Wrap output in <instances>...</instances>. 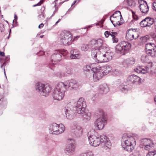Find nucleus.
Listing matches in <instances>:
<instances>
[{
  "label": "nucleus",
  "mask_w": 156,
  "mask_h": 156,
  "mask_svg": "<svg viewBox=\"0 0 156 156\" xmlns=\"http://www.w3.org/2000/svg\"><path fill=\"white\" fill-rule=\"evenodd\" d=\"M90 144L93 146L97 147L100 145L105 150L109 149L111 144L107 137L104 135H100L94 130L89 132L87 134Z\"/></svg>",
  "instance_id": "nucleus-1"
},
{
  "label": "nucleus",
  "mask_w": 156,
  "mask_h": 156,
  "mask_svg": "<svg viewBox=\"0 0 156 156\" xmlns=\"http://www.w3.org/2000/svg\"><path fill=\"white\" fill-rule=\"evenodd\" d=\"M108 49H100L101 51L94 48L92 50L91 56L95 61L98 63L107 62L112 59L113 54L111 51H107Z\"/></svg>",
  "instance_id": "nucleus-2"
},
{
  "label": "nucleus",
  "mask_w": 156,
  "mask_h": 156,
  "mask_svg": "<svg viewBox=\"0 0 156 156\" xmlns=\"http://www.w3.org/2000/svg\"><path fill=\"white\" fill-rule=\"evenodd\" d=\"M121 144L125 150L131 152L136 145V141L133 136L124 134L122 137Z\"/></svg>",
  "instance_id": "nucleus-3"
},
{
  "label": "nucleus",
  "mask_w": 156,
  "mask_h": 156,
  "mask_svg": "<svg viewBox=\"0 0 156 156\" xmlns=\"http://www.w3.org/2000/svg\"><path fill=\"white\" fill-rule=\"evenodd\" d=\"M60 82L57 83L52 93V97L54 100L60 101L63 99L66 90Z\"/></svg>",
  "instance_id": "nucleus-4"
},
{
  "label": "nucleus",
  "mask_w": 156,
  "mask_h": 156,
  "mask_svg": "<svg viewBox=\"0 0 156 156\" xmlns=\"http://www.w3.org/2000/svg\"><path fill=\"white\" fill-rule=\"evenodd\" d=\"M35 88L37 91L45 96H48L51 90V87L49 84H44L40 82L36 83Z\"/></svg>",
  "instance_id": "nucleus-5"
},
{
  "label": "nucleus",
  "mask_w": 156,
  "mask_h": 156,
  "mask_svg": "<svg viewBox=\"0 0 156 156\" xmlns=\"http://www.w3.org/2000/svg\"><path fill=\"white\" fill-rule=\"evenodd\" d=\"M131 46V44L128 42L122 41L116 46V51L121 55H125L128 52Z\"/></svg>",
  "instance_id": "nucleus-6"
},
{
  "label": "nucleus",
  "mask_w": 156,
  "mask_h": 156,
  "mask_svg": "<svg viewBox=\"0 0 156 156\" xmlns=\"http://www.w3.org/2000/svg\"><path fill=\"white\" fill-rule=\"evenodd\" d=\"M65 129L64 126L62 124L59 125L55 123L51 124L49 127V130L51 134H58L62 133Z\"/></svg>",
  "instance_id": "nucleus-7"
},
{
  "label": "nucleus",
  "mask_w": 156,
  "mask_h": 156,
  "mask_svg": "<svg viewBox=\"0 0 156 156\" xmlns=\"http://www.w3.org/2000/svg\"><path fill=\"white\" fill-rule=\"evenodd\" d=\"M73 37L69 31H65L62 32L60 35V42L62 44L70 45L71 44Z\"/></svg>",
  "instance_id": "nucleus-8"
},
{
  "label": "nucleus",
  "mask_w": 156,
  "mask_h": 156,
  "mask_svg": "<svg viewBox=\"0 0 156 156\" xmlns=\"http://www.w3.org/2000/svg\"><path fill=\"white\" fill-rule=\"evenodd\" d=\"M122 17L121 12L120 11L115 12L111 16L110 20L114 26L117 27L122 24V22H120Z\"/></svg>",
  "instance_id": "nucleus-9"
},
{
  "label": "nucleus",
  "mask_w": 156,
  "mask_h": 156,
  "mask_svg": "<svg viewBox=\"0 0 156 156\" xmlns=\"http://www.w3.org/2000/svg\"><path fill=\"white\" fill-rule=\"evenodd\" d=\"M63 84V87L66 90L69 89H77L79 85L76 80L72 79L66 81L65 82H60Z\"/></svg>",
  "instance_id": "nucleus-10"
},
{
  "label": "nucleus",
  "mask_w": 156,
  "mask_h": 156,
  "mask_svg": "<svg viewBox=\"0 0 156 156\" xmlns=\"http://www.w3.org/2000/svg\"><path fill=\"white\" fill-rule=\"evenodd\" d=\"M90 44L94 46L92 50L94 48L95 49L99 50L101 51L100 49L105 50L106 49H108L107 46L105 44L103 43V40L101 39H99L98 40H92L90 42Z\"/></svg>",
  "instance_id": "nucleus-11"
},
{
  "label": "nucleus",
  "mask_w": 156,
  "mask_h": 156,
  "mask_svg": "<svg viewBox=\"0 0 156 156\" xmlns=\"http://www.w3.org/2000/svg\"><path fill=\"white\" fill-rule=\"evenodd\" d=\"M65 113L66 117L69 119H73L75 116L74 108L70 104H68L65 107Z\"/></svg>",
  "instance_id": "nucleus-12"
},
{
  "label": "nucleus",
  "mask_w": 156,
  "mask_h": 156,
  "mask_svg": "<svg viewBox=\"0 0 156 156\" xmlns=\"http://www.w3.org/2000/svg\"><path fill=\"white\" fill-rule=\"evenodd\" d=\"M140 146L146 150H151L154 149V144L151 140L147 138L142 139Z\"/></svg>",
  "instance_id": "nucleus-13"
},
{
  "label": "nucleus",
  "mask_w": 156,
  "mask_h": 156,
  "mask_svg": "<svg viewBox=\"0 0 156 156\" xmlns=\"http://www.w3.org/2000/svg\"><path fill=\"white\" fill-rule=\"evenodd\" d=\"M152 66V63L149 62L148 65L146 66L143 67V66H137L135 70L138 73H142L143 74L147 73H151L152 72L151 68Z\"/></svg>",
  "instance_id": "nucleus-14"
},
{
  "label": "nucleus",
  "mask_w": 156,
  "mask_h": 156,
  "mask_svg": "<svg viewBox=\"0 0 156 156\" xmlns=\"http://www.w3.org/2000/svg\"><path fill=\"white\" fill-rule=\"evenodd\" d=\"M97 69H95V70L93 72V78L94 81L97 82L101 79L103 76L104 74L102 71L100 69V66L98 65Z\"/></svg>",
  "instance_id": "nucleus-15"
},
{
  "label": "nucleus",
  "mask_w": 156,
  "mask_h": 156,
  "mask_svg": "<svg viewBox=\"0 0 156 156\" xmlns=\"http://www.w3.org/2000/svg\"><path fill=\"white\" fill-rule=\"evenodd\" d=\"M107 119L105 117L101 116L96 119L95 122V125L98 129H101L106 123Z\"/></svg>",
  "instance_id": "nucleus-16"
},
{
  "label": "nucleus",
  "mask_w": 156,
  "mask_h": 156,
  "mask_svg": "<svg viewBox=\"0 0 156 156\" xmlns=\"http://www.w3.org/2000/svg\"><path fill=\"white\" fill-rule=\"evenodd\" d=\"M69 140L71 141L72 140V142L66 147L65 150V152L68 155H73L74 153L75 147L74 145L75 141L72 139H69Z\"/></svg>",
  "instance_id": "nucleus-17"
},
{
  "label": "nucleus",
  "mask_w": 156,
  "mask_h": 156,
  "mask_svg": "<svg viewBox=\"0 0 156 156\" xmlns=\"http://www.w3.org/2000/svg\"><path fill=\"white\" fill-rule=\"evenodd\" d=\"M61 54H63V53H61L59 51H56L51 55V61L53 64H55L61 60L62 57Z\"/></svg>",
  "instance_id": "nucleus-18"
},
{
  "label": "nucleus",
  "mask_w": 156,
  "mask_h": 156,
  "mask_svg": "<svg viewBox=\"0 0 156 156\" xmlns=\"http://www.w3.org/2000/svg\"><path fill=\"white\" fill-rule=\"evenodd\" d=\"M138 2L140 4L139 7L141 12L143 13H147L149 11V7L147 2L143 0H139Z\"/></svg>",
  "instance_id": "nucleus-19"
},
{
  "label": "nucleus",
  "mask_w": 156,
  "mask_h": 156,
  "mask_svg": "<svg viewBox=\"0 0 156 156\" xmlns=\"http://www.w3.org/2000/svg\"><path fill=\"white\" fill-rule=\"evenodd\" d=\"M141 78L138 76L132 75L128 77L127 81L129 84H137L141 83Z\"/></svg>",
  "instance_id": "nucleus-20"
},
{
  "label": "nucleus",
  "mask_w": 156,
  "mask_h": 156,
  "mask_svg": "<svg viewBox=\"0 0 156 156\" xmlns=\"http://www.w3.org/2000/svg\"><path fill=\"white\" fill-rule=\"evenodd\" d=\"M104 34L106 38H108L110 35L112 37L113 43H116L118 41V39L116 37L118 35V33L117 32L113 31H106L105 32Z\"/></svg>",
  "instance_id": "nucleus-21"
},
{
  "label": "nucleus",
  "mask_w": 156,
  "mask_h": 156,
  "mask_svg": "<svg viewBox=\"0 0 156 156\" xmlns=\"http://www.w3.org/2000/svg\"><path fill=\"white\" fill-rule=\"evenodd\" d=\"M71 132L74 137H79L82 135L83 130L81 126H78L72 129Z\"/></svg>",
  "instance_id": "nucleus-22"
},
{
  "label": "nucleus",
  "mask_w": 156,
  "mask_h": 156,
  "mask_svg": "<svg viewBox=\"0 0 156 156\" xmlns=\"http://www.w3.org/2000/svg\"><path fill=\"white\" fill-rule=\"evenodd\" d=\"M135 29H129L126 32V39L129 40L131 41L133 39H136L138 37V36L134 37L136 33L134 31Z\"/></svg>",
  "instance_id": "nucleus-23"
},
{
  "label": "nucleus",
  "mask_w": 156,
  "mask_h": 156,
  "mask_svg": "<svg viewBox=\"0 0 156 156\" xmlns=\"http://www.w3.org/2000/svg\"><path fill=\"white\" fill-rule=\"evenodd\" d=\"M98 64L96 63H92L84 66L83 67V69L86 72H93L95 70V69H97Z\"/></svg>",
  "instance_id": "nucleus-24"
},
{
  "label": "nucleus",
  "mask_w": 156,
  "mask_h": 156,
  "mask_svg": "<svg viewBox=\"0 0 156 156\" xmlns=\"http://www.w3.org/2000/svg\"><path fill=\"white\" fill-rule=\"evenodd\" d=\"M109 90L108 85L105 83L100 85L99 88V93L101 94H105L107 93Z\"/></svg>",
  "instance_id": "nucleus-25"
},
{
  "label": "nucleus",
  "mask_w": 156,
  "mask_h": 156,
  "mask_svg": "<svg viewBox=\"0 0 156 156\" xmlns=\"http://www.w3.org/2000/svg\"><path fill=\"white\" fill-rule=\"evenodd\" d=\"M80 116L83 121L87 122L90 119L91 113L90 112H87L85 111L80 115Z\"/></svg>",
  "instance_id": "nucleus-26"
},
{
  "label": "nucleus",
  "mask_w": 156,
  "mask_h": 156,
  "mask_svg": "<svg viewBox=\"0 0 156 156\" xmlns=\"http://www.w3.org/2000/svg\"><path fill=\"white\" fill-rule=\"evenodd\" d=\"M100 69L102 71L104 75H106L112 70V68L109 66L100 67Z\"/></svg>",
  "instance_id": "nucleus-27"
},
{
  "label": "nucleus",
  "mask_w": 156,
  "mask_h": 156,
  "mask_svg": "<svg viewBox=\"0 0 156 156\" xmlns=\"http://www.w3.org/2000/svg\"><path fill=\"white\" fill-rule=\"evenodd\" d=\"M76 106H80L81 107L83 106L86 107V103L84 98H80L77 101Z\"/></svg>",
  "instance_id": "nucleus-28"
},
{
  "label": "nucleus",
  "mask_w": 156,
  "mask_h": 156,
  "mask_svg": "<svg viewBox=\"0 0 156 156\" xmlns=\"http://www.w3.org/2000/svg\"><path fill=\"white\" fill-rule=\"evenodd\" d=\"M155 47H156V46L154 43H150L146 44L145 48V51L147 52V51L153 49Z\"/></svg>",
  "instance_id": "nucleus-29"
},
{
  "label": "nucleus",
  "mask_w": 156,
  "mask_h": 156,
  "mask_svg": "<svg viewBox=\"0 0 156 156\" xmlns=\"http://www.w3.org/2000/svg\"><path fill=\"white\" fill-rule=\"evenodd\" d=\"M86 107H82L80 106H76L74 108H75V111L78 114L80 115L81 113L83 112L85 110V108Z\"/></svg>",
  "instance_id": "nucleus-30"
},
{
  "label": "nucleus",
  "mask_w": 156,
  "mask_h": 156,
  "mask_svg": "<svg viewBox=\"0 0 156 156\" xmlns=\"http://www.w3.org/2000/svg\"><path fill=\"white\" fill-rule=\"evenodd\" d=\"M146 21L147 25V27H150L152 25L154 22V19L151 18L147 17L146 18Z\"/></svg>",
  "instance_id": "nucleus-31"
},
{
  "label": "nucleus",
  "mask_w": 156,
  "mask_h": 156,
  "mask_svg": "<svg viewBox=\"0 0 156 156\" xmlns=\"http://www.w3.org/2000/svg\"><path fill=\"white\" fill-rule=\"evenodd\" d=\"M146 53L148 55L152 57L156 56V47H155L153 49L147 51Z\"/></svg>",
  "instance_id": "nucleus-32"
},
{
  "label": "nucleus",
  "mask_w": 156,
  "mask_h": 156,
  "mask_svg": "<svg viewBox=\"0 0 156 156\" xmlns=\"http://www.w3.org/2000/svg\"><path fill=\"white\" fill-rule=\"evenodd\" d=\"M95 115L97 116H101L105 117L103 111L102 109L100 108L98 109L95 112Z\"/></svg>",
  "instance_id": "nucleus-33"
},
{
  "label": "nucleus",
  "mask_w": 156,
  "mask_h": 156,
  "mask_svg": "<svg viewBox=\"0 0 156 156\" xmlns=\"http://www.w3.org/2000/svg\"><path fill=\"white\" fill-rule=\"evenodd\" d=\"M65 73L67 74V76L68 75H71L73 73V69L72 68L69 66H66V67Z\"/></svg>",
  "instance_id": "nucleus-34"
},
{
  "label": "nucleus",
  "mask_w": 156,
  "mask_h": 156,
  "mask_svg": "<svg viewBox=\"0 0 156 156\" xmlns=\"http://www.w3.org/2000/svg\"><path fill=\"white\" fill-rule=\"evenodd\" d=\"M89 48V45L87 44H83L81 47V50L83 51H87Z\"/></svg>",
  "instance_id": "nucleus-35"
},
{
  "label": "nucleus",
  "mask_w": 156,
  "mask_h": 156,
  "mask_svg": "<svg viewBox=\"0 0 156 156\" xmlns=\"http://www.w3.org/2000/svg\"><path fill=\"white\" fill-rule=\"evenodd\" d=\"M45 18L44 13L43 12L41 11L39 12V15L38 16V19L39 20H43Z\"/></svg>",
  "instance_id": "nucleus-36"
},
{
  "label": "nucleus",
  "mask_w": 156,
  "mask_h": 156,
  "mask_svg": "<svg viewBox=\"0 0 156 156\" xmlns=\"http://www.w3.org/2000/svg\"><path fill=\"white\" fill-rule=\"evenodd\" d=\"M56 75L57 77L60 78H61L62 77L67 76V74L64 72H58L56 73Z\"/></svg>",
  "instance_id": "nucleus-37"
},
{
  "label": "nucleus",
  "mask_w": 156,
  "mask_h": 156,
  "mask_svg": "<svg viewBox=\"0 0 156 156\" xmlns=\"http://www.w3.org/2000/svg\"><path fill=\"white\" fill-rule=\"evenodd\" d=\"M80 156H93V154L91 151H89L81 154Z\"/></svg>",
  "instance_id": "nucleus-38"
},
{
  "label": "nucleus",
  "mask_w": 156,
  "mask_h": 156,
  "mask_svg": "<svg viewBox=\"0 0 156 156\" xmlns=\"http://www.w3.org/2000/svg\"><path fill=\"white\" fill-rule=\"evenodd\" d=\"M135 60L134 58H128L126 61L127 63L129 65L133 64L135 63Z\"/></svg>",
  "instance_id": "nucleus-39"
},
{
  "label": "nucleus",
  "mask_w": 156,
  "mask_h": 156,
  "mask_svg": "<svg viewBox=\"0 0 156 156\" xmlns=\"http://www.w3.org/2000/svg\"><path fill=\"white\" fill-rule=\"evenodd\" d=\"M140 25L142 27H147V25L146 21V18L142 21L140 23Z\"/></svg>",
  "instance_id": "nucleus-40"
},
{
  "label": "nucleus",
  "mask_w": 156,
  "mask_h": 156,
  "mask_svg": "<svg viewBox=\"0 0 156 156\" xmlns=\"http://www.w3.org/2000/svg\"><path fill=\"white\" fill-rule=\"evenodd\" d=\"M121 90L124 93H126L128 90L127 86L124 85H121L120 87Z\"/></svg>",
  "instance_id": "nucleus-41"
},
{
  "label": "nucleus",
  "mask_w": 156,
  "mask_h": 156,
  "mask_svg": "<svg viewBox=\"0 0 156 156\" xmlns=\"http://www.w3.org/2000/svg\"><path fill=\"white\" fill-rule=\"evenodd\" d=\"M128 5L132 7H133L135 6V3L133 0H127Z\"/></svg>",
  "instance_id": "nucleus-42"
},
{
  "label": "nucleus",
  "mask_w": 156,
  "mask_h": 156,
  "mask_svg": "<svg viewBox=\"0 0 156 156\" xmlns=\"http://www.w3.org/2000/svg\"><path fill=\"white\" fill-rule=\"evenodd\" d=\"M148 59V56L146 55H143L141 57V59L143 62H146Z\"/></svg>",
  "instance_id": "nucleus-43"
},
{
  "label": "nucleus",
  "mask_w": 156,
  "mask_h": 156,
  "mask_svg": "<svg viewBox=\"0 0 156 156\" xmlns=\"http://www.w3.org/2000/svg\"><path fill=\"white\" fill-rule=\"evenodd\" d=\"M80 57V54H72L70 56V58L72 59H77Z\"/></svg>",
  "instance_id": "nucleus-44"
},
{
  "label": "nucleus",
  "mask_w": 156,
  "mask_h": 156,
  "mask_svg": "<svg viewBox=\"0 0 156 156\" xmlns=\"http://www.w3.org/2000/svg\"><path fill=\"white\" fill-rule=\"evenodd\" d=\"M140 156V153L139 151H135L130 156Z\"/></svg>",
  "instance_id": "nucleus-45"
},
{
  "label": "nucleus",
  "mask_w": 156,
  "mask_h": 156,
  "mask_svg": "<svg viewBox=\"0 0 156 156\" xmlns=\"http://www.w3.org/2000/svg\"><path fill=\"white\" fill-rule=\"evenodd\" d=\"M133 17L134 19L137 20L138 19V17L137 15L136 14V13L134 12H132Z\"/></svg>",
  "instance_id": "nucleus-46"
},
{
  "label": "nucleus",
  "mask_w": 156,
  "mask_h": 156,
  "mask_svg": "<svg viewBox=\"0 0 156 156\" xmlns=\"http://www.w3.org/2000/svg\"><path fill=\"white\" fill-rule=\"evenodd\" d=\"M71 54H80L79 52L77 51L76 50H71L70 51Z\"/></svg>",
  "instance_id": "nucleus-47"
},
{
  "label": "nucleus",
  "mask_w": 156,
  "mask_h": 156,
  "mask_svg": "<svg viewBox=\"0 0 156 156\" xmlns=\"http://www.w3.org/2000/svg\"><path fill=\"white\" fill-rule=\"evenodd\" d=\"M43 0H41L38 3H37V4L34 5H33V6L35 7L37 6H40L41 5V4L43 3Z\"/></svg>",
  "instance_id": "nucleus-48"
},
{
  "label": "nucleus",
  "mask_w": 156,
  "mask_h": 156,
  "mask_svg": "<svg viewBox=\"0 0 156 156\" xmlns=\"http://www.w3.org/2000/svg\"><path fill=\"white\" fill-rule=\"evenodd\" d=\"M154 152L151 151L149 152L147 155V156H154Z\"/></svg>",
  "instance_id": "nucleus-49"
},
{
  "label": "nucleus",
  "mask_w": 156,
  "mask_h": 156,
  "mask_svg": "<svg viewBox=\"0 0 156 156\" xmlns=\"http://www.w3.org/2000/svg\"><path fill=\"white\" fill-rule=\"evenodd\" d=\"M0 31H1V32H2L4 29V27L3 25L1 24H0Z\"/></svg>",
  "instance_id": "nucleus-50"
},
{
  "label": "nucleus",
  "mask_w": 156,
  "mask_h": 156,
  "mask_svg": "<svg viewBox=\"0 0 156 156\" xmlns=\"http://www.w3.org/2000/svg\"><path fill=\"white\" fill-rule=\"evenodd\" d=\"M152 6L153 9H154L156 11V2H154L153 3Z\"/></svg>",
  "instance_id": "nucleus-51"
},
{
  "label": "nucleus",
  "mask_w": 156,
  "mask_h": 156,
  "mask_svg": "<svg viewBox=\"0 0 156 156\" xmlns=\"http://www.w3.org/2000/svg\"><path fill=\"white\" fill-rule=\"evenodd\" d=\"M151 36L153 38H156V34L153 33L151 34Z\"/></svg>",
  "instance_id": "nucleus-52"
},
{
  "label": "nucleus",
  "mask_w": 156,
  "mask_h": 156,
  "mask_svg": "<svg viewBox=\"0 0 156 156\" xmlns=\"http://www.w3.org/2000/svg\"><path fill=\"white\" fill-rule=\"evenodd\" d=\"M44 25L43 23H41L40 25H39L38 26V28H41V27H43Z\"/></svg>",
  "instance_id": "nucleus-53"
},
{
  "label": "nucleus",
  "mask_w": 156,
  "mask_h": 156,
  "mask_svg": "<svg viewBox=\"0 0 156 156\" xmlns=\"http://www.w3.org/2000/svg\"><path fill=\"white\" fill-rule=\"evenodd\" d=\"M0 55L1 56H4V52H2L0 51Z\"/></svg>",
  "instance_id": "nucleus-54"
},
{
  "label": "nucleus",
  "mask_w": 156,
  "mask_h": 156,
  "mask_svg": "<svg viewBox=\"0 0 156 156\" xmlns=\"http://www.w3.org/2000/svg\"><path fill=\"white\" fill-rule=\"evenodd\" d=\"M115 74H117L118 73V72L117 71V70H116V69L115 70Z\"/></svg>",
  "instance_id": "nucleus-55"
},
{
  "label": "nucleus",
  "mask_w": 156,
  "mask_h": 156,
  "mask_svg": "<svg viewBox=\"0 0 156 156\" xmlns=\"http://www.w3.org/2000/svg\"><path fill=\"white\" fill-rule=\"evenodd\" d=\"M14 18L16 20L17 19V16L15 14L14 15Z\"/></svg>",
  "instance_id": "nucleus-56"
},
{
  "label": "nucleus",
  "mask_w": 156,
  "mask_h": 156,
  "mask_svg": "<svg viewBox=\"0 0 156 156\" xmlns=\"http://www.w3.org/2000/svg\"><path fill=\"white\" fill-rule=\"evenodd\" d=\"M58 10V9H55V11H54L53 12V15L54 14H55V13Z\"/></svg>",
  "instance_id": "nucleus-57"
},
{
  "label": "nucleus",
  "mask_w": 156,
  "mask_h": 156,
  "mask_svg": "<svg viewBox=\"0 0 156 156\" xmlns=\"http://www.w3.org/2000/svg\"><path fill=\"white\" fill-rule=\"evenodd\" d=\"M154 156H156V151H154Z\"/></svg>",
  "instance_id": "nucleus-58"
},
{
  "label": "nucleus",
  "mask_w": 156,
  "mask_h": 156,
  "mask_svg": "<svg viewBox=\"0 0 156 156\" xmlns=\"http://www.w3.org/2000/svg\"><path fill=\"white\" fill-rule=\"evenodd\" d=\"M4 73L6 77V73H5V69L4 68Z\"/></svg>",
  "instance_id": "nucleus-59"
},
{
  "label": "nucleus",
  "mask_w": 156,
  "mask_h": 156,
  "mask_svg": "<svg viewBox=\"0 0 156 156\" xmlns=\"http://www.w3.org/2000/svg\"><path fill=\"white\" fill-rule=\"evenodd\" d=\"M72 9H71V8H70V9H69L68 10V11H67V12H68L69 11H71L72 10Z\"/></svg>",
  "instance_id": "nucleus-60"
},
{
  "label": "nucleus",
  "mask_w": 156,
  "mask_h": 156,
  "mask_svg": "<svg viewBox=\"0 0 156 156\" xmlns=\"http://www.w3.org/2000/svg\"><path fill=\"white\" fill-rule=\"evenodd\" d=\"M5 64V62L1 66V68H2L3 66V65H4Z\"/></svg>",
  "instance_id": "nucleus-61"
},
{
  "label": "nucleus",
  "mask_w": 156,
  "mask_h": 156,
  "mask_svg": "<svg viewBox=\"0 0 156 156\" xmlns=\"http://www.w3.org/2000/svg\"><path fill=\"white\" fill-rule=\"evenodd\" d=\"M154 25H156V19H155V20L154 21Z\"/></svg>",
  "instance_id": "nucleus-62"
},
{
  "label": "nucleus",
  "mask_w": 156,
  "mask_h": 156,
  "mask_svg": "<svg viewBox=\"0 0 156 156\" xmlns=\"http://www.w3.org/2000/svg\"><path fill=\"white\" fill-rule=\"evenodd\" d=\"M154 99L155 101L156 102V97H154Z\"/></svg>",
  "instance_id": "nucleus-63"
},
{
  "label": "nucleus",
  "mask_w": 156,
  "mask_h": 156,
  "mask_svg": "<svg viewBox=\"0 0 156 156\" xmlns=\"http://www.w3.org/2000/svg\"><path fill=\"white\" fill-rule=\"evenodd\" d=\"M43 35H41L40 36V37L41 38H42L43 37Z\"/></svg>",
  "instance_id": "nucleus-64"
}]
</instances>
